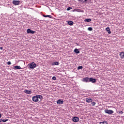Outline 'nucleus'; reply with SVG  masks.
<instances>
[{
    "mask_svg": "<svg viewBox=\"0 0 124 124\" xmlns=\"http://www.w3.org/2000/svg\"><path fill=\"white\" fill-rule=\"evenodd\" d=\"M14 67V68H15V69H22V68H21V66H18V65L15 66Z\"/></svg>",
    "mask_w": 124,
    "mask_h": 124,
    "instance_id": "obj_21",
    "label": "nucleus"
},
{
    "mask_svg": "<svg viewBox=\"0 0 124 124\" xmlns=\"http://www.w3.org/2000/svg\"><path fill=\"white\" fill-rule=\"evenodd\" d=\"M43 17H45V18H47V17H48V18H50V19H52V16H51V15H43Z\"/></svg>",
    "mask_w": 124,
    "mask_h": 124,
    "instance_id": "obj_15",
    "label": "nucleus"
},
{
    "mask_svg": "<svg viewBox=\"0 0 124 124\" xmlns=\"http://www.w3.org/2000/svg\"><path fill=\"white\" fill-rule=\"evenodd\" d=\"M96 103L94 102L92 103V106H94Z\"/></svg>",
    "mask_w": 124,
    "mask_h": 124,
    "instance_id": "obj_28",
    "label": "nucleus"
},
{
    "mask_svg": "<svg viewBox=\"0 0 124 124\" xmlns=\"http://www.w3.org/2000/svg\"><path fill=\"white\" fill-rule=\"evenodd\" d=\"M83 68V66H79L78 67V70H80V69H82Z\"/></svg>",
    "mask_w": 124,
    "mask_h": 124,
    "instance_id": "obj_23",
    "label": "nucleus"
},
{
    "mask_svg": "<svg viewBox=\"0 0 124 124\" xmlns=\"http://www.w3.org/2000/svg\"><path fill=\"white\" fill-rule=\"evenodd\" d=\"M28 65H29L30 68H31V69H33L36 67V63L34 62H31L30 64H29Z\"/></svg>",
    "mask_w": 124,
    "mask_h": 124,
    "instance_id": "obj_1",
    "label": "nucleus"
},
{
    "mask_svg": "<svg viewBox=\"0 0 124 124\" xmlns=\"http://www.w3.org/2000/svg\"><path fill=\"white\" fill-rule=\"evenodd\" d=\"M57 104H59V105L63 104V100L62 99H59L57 100Z\"/></svg>",
    "mask_w": 124,
    "mask_h": 124,
    "instance_id": "obj_10",
    "label": "nucleus"
},
{
    "mask_svg": "<svg viewBox=\"0 0 124 124\" xmlns=\"http://www.w3.org/2000/svg\"><path fill=\"white\" fill-rule=\"evenodd\" d=\"M86 101L87 103H91V102H93V99L90 98H87L86 99Z\"/></svg>",
    "mask_w": 124,
    "mask_h": 124,
    "instance_id": "obj_11",
    "label": "nucleus"
},
{
    "mask_svg": "<svg viewBox=\"0 0 124 124\" xmlns=\"http://www.w3.org/2000/svg\"><path fill=\"white\" fill-rule=\"evenodd\" d=\"M0 118H1V114L0 113Z\"/></svg>",
    "mask_w": 124,
    "mask_h": 124,
    "instance_id": "obj_33",
    "label": "nucleus"
},
{
    "mask_svg": "<svg viewBox=\"0 0 124 124\" xmlns=\"http://www.w3.org/2000/svg\"><path fill=\"white\" fill-rule=\"evenodd\" d=\"M20 2H21L20 0H13V4L14 5H19L20 4Z\"/></svg>",
    "mask_w": 124,
    "mask_h": 124,
    "instance_id": "obj_3",
    "label": "nucleus"
},
{
    "mask_svg": "<svg viewBox=\"0 0 124 124\" xmlns=\"http://www.w3.org/2000/svg\"><path fill=\"white\" fill-rule=\"evenodd\" d=\"M83 81L86 82V83H89L90 82V78H89L88 77H86L85 78H84L83 79Z\"/></svg>",
    "mask_w": 124,
    "mask_h": 124,
    "instance_id": "obj_9",
    "label": "nucleus"
},
{
    "mask_svg": "<svg viewBox=\"0 0 124 124\" xmlns=\"http://www.w3.org/2000/svg\"><path fill=\"white\" fill-rule=\"evenodd\" d=\"M72 120L74 123H77L78 122H79V118L77 116L74 117Z\"/></svg>",
    "mask_w": 124,
    "mask_h": 124,
    "instance_id": "obj_8",
    "label": "nucleus"
},
{
    "mask_svg": "<svg viewBox=\"0 0 124 124\" xmlns=\"http://www.w3.org/2000/svg\"><path fill=\"white\" fill-rule=\"evenodd\" d=\"M2 122V119H0V123H1Z\"/></svg>",
    "mask_w": 124,
    "mask_h": 124,
    "instance_id": "obj_32",
    "label": "nucleus"
},
{
    "mask_svg": "<svg viewBox=\"0 0 124 124\" xmlns=\"http://www.w3.org/2000/svg\"><path fill=\"white\" fill-rule=\"evenodd\" d=\"M38 99H40V101H41L42 99H43V96L41 95H36Z\"/></svg>",
    "mask_w": 124,
    "mask_h": 124,
    "instance_id": "obj_14",
    "label": "nucleus"
},
{
    "mask_svg": "<svg viewBox=\"0 0 124 124\" xmlns=\"http://www.w3.org/2000/svg\"><path fill=\"white\" fill-rule=\"evenodd\" d=\"M89 82H92V83L94 84V83L96 82V79L93 78H89Z\"/></svg>",
    "mask_w": 124,
    "mask_h": 124,
    "instance_id": "obj_7",
    "label": "nucleus"
},
{
    "mask_svg": "<svg viewBox=\"0 0 124 124\" xmlns=\"http://www.w3.org/2000/svg\"><path fill=\"white\" fill-rule=\"evenodd\" d=\"M78 0V1H80L83 3H87L88 2H91V1H92V0Z\"/></svg>",
    "mask_w": 124,
    "mask_h": 124,
    "instance_id": "obj_5",
    "label": "nucleus"
},
{
    "mask_svg": "<svg viewBox=\"0 0 124 124\" xmlns=\"http://www.w3.org/2000/svg\"><path fill=\"white\" fill-rule=\"evenodd\" d=\"M32 101H34V102H37L39 101V100L37 98V96L36 95L35 96H34L32 98Z\"/></svg>",
    "mask_w": 124,
    "mask_h": 124,
    "instance_id": "obj_4",
    "label": "nucleus"
},
{
    "mask_svg": "<svg viewBox=\"0 0 124 124\" xmlns=\"http://www.w3.org/2000/svg\"><path fill=\"white\" fill-rule=\"evenodd\" d=\"M52 80H54V81H56V80H57V78H56V77H53L52 78Z\"/></svg>",
    "mask_w": 124,
    "mask_h": 124,
    "instance_id": "obj_27",
    "label": "nucleus"
},
{
    "mask_svg": "<svg viewBox=\"0 0 124 124\" xmlns=\"http://www.w3.org/2000/svg\"><path fill=\"white\" fill-rule=\"evenodd\" d=\"M7 121H8V119H2V122H3V123H6Z\"/></svg>",
    "mask_w": 124,
    "mask_h": 124,
    "instance_id": "obj_24",
    "label": "nucleus"
},
{
    "mask_svg": "<svg viewBox=\"0 0 124 124\" xmlns=\"http://www.w3.org/2000/svg\"><path fill=\"white\" fill-rule=\"evenodd\" d=\"M77 44V46H79V44Z\"/></svg>",
    "mask_w": 124,
    "mask_h": 124,
    "instance_id": "obj_34",
    "label": "nucleus"
},
{
    "mask_svg": "<svg viewBox=\"0 0 124 124\" xmlns=\"http://www.w3.org/2000/svg\"><path fill=\"white\" fill-rule=\"evenodd\" d=\"M88 30L90 31H93V28L92 27H89L88 28Z\"/></svg>",
    "mask_w": 124,
    "mask_h": 124,
    "instance_id": "obj_26",
    "label": "nucleus"
},
{
    "mask_svg": "<svg viewBox=\"0 0 124 124\" xmlns=\"http://www.w3.org/2000/svg\"><path fill=\"white\" fill-rule=\"evenodd\" d=\"M71 9H72V7H69L68 8H67L66 10L67 11H69V10H71Z\"/></svg>",
    "mask_w": 124,
    "mask_h": 124,
    "instance_id": "obj_25",
    "label": "nucleus"
},
{
    "mask_svg": "<svg viewBox=\"0 0 124 124\" xmlns=\"http://www.w3.org/2000/svg\"><path fill=\"white\" fill-rule=\"evenodd\" d=\"M105 113L108 114V115H111V114H113V113H114V111L111 109H105Z\"/></svg>",
    "mask_w": 124,
    "mask_h": 124,
    "instance_id": "obj_2",
    "label": "nucleus"
},
{
    "mask_svg": "<svg viewBox=\"0 0 124 124\" xmlns=\"http://www.w3.org/2000/svg\"><path fill=\"white\" fill-rule=\"evenodd\" d=\"M27 33H31V34H33L34 33H35V31L31 30V29H28L27 30Z\"/></svg>",
    "mask_w": 124,
    "mask_h": 124,
    "instance_id": "obj_6",
    "label": "nucleus"
},
{
    "mask_svg": "<svg viewBox=\"0 0 124 124\" xmlns=\"http://www.w3.org/2000/svg\"><path fill=\"white\" fill-rule=\"evenodd\" d=\"M100 124H108L107 121H104L103 122H100Z\"/></svg>",
    "mask_w": 124,
    "mask_h": 124,
    "instance_id": "obj_22",
    "label": "nucleus"
},
{
    "mask_svg": "<svg viewBox=\"0 0 124 124\" xmlns=\"http://www.w3.org/2000/svg\"><path fill=\"white\" fill-rule=\"evenodd\" d=\"M7 63L8 65H10V64H11V62L9 61L7 62Z\"/></svg>",
    "mask_w": 124,
    "mask_h": 124,
    "instance_id": "obj_29",
    "label": "nucleus"
},
{
    "mask_svg": "<svg viewBox=\"0 0 124 124\" xmlns=\"http://www.w3.org/2000/svg\"><path fill=\"white\" fill-rule=\"evenodd\" d=\"M24 93L27 94H31V91L25 90Z\"/></svg>",
    "mask_w": 124,
    "mask_h": 124,
    "instance_id": "obj_13",
    "label": "nucleus"
},
{
    "mask_svg": "<svg viewBox=\"0 0 124 124\" xmlns=\"http://www.w3.org/2000/svg\"><path fill=\"white\" fill-rule=\"evenodd\" d=\"M3 47L2 46L0 47V50H3Z\"/></svg>",
    "mask_w": 124,
    "mask_h": 124,
    "instance_id": "obj_31",
    "label": "nucleus"
},
{
    "mask_svg": "<svg viewBox=\"0 0 124 124\" xmlns=\"http://www.w3.org/2000/svg\"><path fill=\"white\" fill-rule=\"evenodd\" d=\"M59 64H60V62H53L52 64V65H59Z\"/></svg>",
    "mask_w": 124,
    "mask_h": 124,
    "instance_id": "obj_19",
    "label": "nucleus"
},
{
    "mask_svg": "<svg viewBox=\"0 0 124 124\" xmlns=\"http://www.w3.org/2000/svg\"><path fill=\"white\" fill-rule=\"evenodd\" d=\"M68 25H69V26H73V24H74V22L73 21H68Z\"/></svg>",
    "mask_w": 124,
    "mask_h": 124,
    "instance_id": "obj_16",
    "label": "nucleus"
},
{
    "mask_svg": "<svg viewBox=\"0 0 124 124\" xmlns=\"http://www.w3.org/2000/svg\"><path fill=\"white\" fill-rule=\"evenodd\" d=\"M123 111H121L119 112V114H120V115H123Z\"/></svg>",
    "mask_w": 124,
    "mask_h": 124,
    "instance_id": "obj_30",
    "label": "nucleus"
},
{
    "mask_svg": "<svg viewBox=\"0 0 124 124\" xmlns=\"http://www.w3.org/2000/svg\"><path fill=\"white\" fill-rule=\"evenodd\" d=\"M119 56L121 59H124V52H120Z\"/></svg>",
    "mask_w": 124,
    "mask_h": 124,
    "instance_id": "obj_12",
    "label": "nucleus"
},
{
    "mask_svg": "<svg viewBox=\"0 0 124 124\" xmlns=\"http://www.w3.org/2000/svg\"><path fill=\"white\" fill-rule=\"evenodd\" d=\"M106 31H107L108 32V33L110 34V33H111V31H110V28L109 27H107L106 29Z\"/></svg>",
    "mask_w": 124,
    "mask_h": 124,
    "instance_id": "obj_17",
    "label": "nucleus"
},
{
    "mask_svg": "<svg viewBox=\"0 0 124 124\" xmlns=\"http://www.w3.org/2000/svg\"><path fill=\"white\" fill-rule=\"evenodd\" d=\"M74 52H75V53H76V54H79L80 53V51H79V50H78V49H77V48H75L74 50Z\"/></svg>",
    "mask_w": 124,
    "mask_h": 124,
    "instance_id": "obj_18",
    "label": "nucleus"
},
{
    "mask_svg": "<svg viewBox=\"0 0 124 124\" xmlns=\"http://www.w3.org/2000/svg\"><path fill=\"white\" fill-rule=\"evenodd\" d=\"M91 21H92V19H91V18H87V19H85L84 20V22H86L87 23H89Z\"/></svg>",
    "mask_w": 124,
    "mask_h": 124,
    "instance_id": "obj_20",
    "label": "nucleus"
}]
</instances>
